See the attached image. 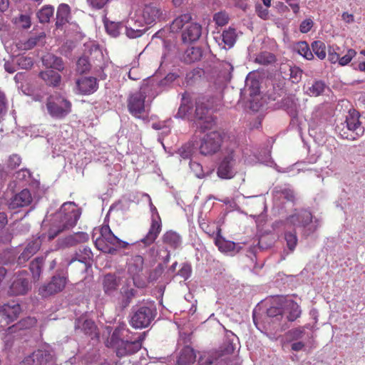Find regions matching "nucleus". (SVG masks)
<instances>
[{"instance_id": "nucleus-24", "label": "nucleus", "mask_w": 365, "mask_h": 365, "mask_svg": "<svg viewBox=\"0 0 365 365\" xmlns=\"http://www.w3.org/2000/svg\"><path fill=\"white\" fill-rule=\"evenodd\" d=\"M161 227V220L160 216L158 215L156 218H152V222L149 231L146 236L142 239V242L146 245H150L153 243L160 234Z\"/></svg>"}, {"instance_id": "nucleus-64", "label": "nucleus", "mask_w": 365, "mask_h": 365, "mask_svg": "<svg viewBox=\"0 0 365 365\" xmlns=\"http://www.w3.org/2000/svg\"><path fill=\"white\" fill-rule=\"evenodd\" d=\"M21 163V159L18 155L14 154L9 158L7 167L11 170L16 168Z\"/></svg>"}, {"instance_id": "nucleus-40", "label": "nucleus", "mask_w": 365, "mask_h": 365, "mask_svg": "<svg viewBox=\"0 0 365 365\" xmlns=\"http://www.w3.org/2000/svg\"><path fill=\"white\" fill-rule=\"evenodd\" d=\"M44 264V258L36 257L30 263V270L34 280H38L42 273V269Z\"/></svg>"}, {"instance_id": "nucleus-63", "label": "nucleus", "mask_w": 365, "mask_h": 365, "mask_svg": "<svg viewBox=\"0 0 365 365\" xmlns=\"http://www.w3.org/2000/svg\"><path fill=\"white\" fill-rule=\"evenodd\" d=\"M304 330L302 328L293 329L288 331L287 336L291 340H298L303 337Z\"/></svg>"}, {"instance_id": "nucleus-34", "label": "nucleus", "mask_w": 365, "mask_h": 365, "mask_svg": "<svg viewBox=\"0 0 365 365\" xmlns=\"http://www.w3.org/2000/svg\"><path fill=\"white\" fill-rule=\"evenodd\" d=\"M202 52L199 47H190L186 49L182 55V60L187 63H192L200 60Z\"/></svg>"}, {"instance_id": "nucleus-39", "label": "nucleus", "mask_w": 365, "mask_h": 365, "mask_svg": "<svg viewBox=\"0 0 365 365\" xmlns=\"http://www.w3.org/2000/svg\"><path fill=\"white\" fill-rule=\"evenodd\" d=\"M192 19V16L190 14H182L177 18H175L170 26V29L173 32H177L186 24H190V21Z\"/></svg>"}, {"instance_id": "nucleus-48", "label": "nucleus", "mask_w": 365, "mask_h": 365, "mask_svg": "<svg viewBox=\"0 0 365 365\" xmlns=\"http://www.w3.org/2000/svg\"><path fill=\"white\" fill-rule=\"evenodd\" d=\"M284 239L286 240L287 247L290 251H293L298 242L296 230L292 228V231H285Z\"/></svg>"}, {"instance_id": "nucleus-11", "label": "nucleus", "mask_w": 365, "mask_h": 365, "mask_svg": "<svg viewBox=\"0 0 365 365\" xmlns=\"http://www.w3.org/2000/svg\"><path fill=\"white\" fill-rule=\"evenodd\" d=\"M156 309L153 305L142 306L134 311L131 317L130 324L136 329L148 327L156 315Z\"/></svg>"}, {"instance_id": "nucleus-23", "label": "nucleus", "mask_w": 365, "mask_h": 365, "mask_svg": "<svg viewBox=\"0 0 365 365\" xmlns=\"http://www.w3.org/2000/svg\"><path fill=\"white\" fill-rule=\"evenodd\" d=\"M202 34V27L199 24L190 23L182 31V40L188 43L199 39Z\"/></svg>"}, {"instance_id": "nucleus-61", "label": "nucleus", "mask_w": 365, "mask_h": 365, "mask_svg": "<svg viewBox=\"0 0 365 365\" xmlns=\"http://www.w3.org/2000/svg\"><path fill=\"white\" fill-rule=\"evenodd\" d=\"M19 66L23 69H29L34 64L33 59L28 56H21L17 59Z\"/></svg>"}, {"instance_id": "nucleus-45", "label": "nucleus", "mask_w": 365, "mask_h": 365, "mask_svg": "<svg viewBox=\"0 0 365 365\" xmlns=\"http://www.w3.org/2000/svg\"><path fill=\"white\" fill-rule=\"evenodd\" d=\"M326 84L322 81H316L314 82V83L312 85V86L309 87L307 90V95L310 96H319L322 95L325 88H326Z\"/></svg>"}, {"instance_id": "nucleus-17", "label": "nucleus", "mask_w": 365, "mask_h": 365, "mask_svg": "<svg viewBox=\"0 0 365 365\" xmlns=\"http://www.w3.org/2000/svg\"><path fill=\"white\" fill-rule=\"evenodd\" d=\"M145 24H151L158 20L162 11L160 7L154 4L145 5L141 10L137 14Z\"/></svg>"}, {"instance_id": "nucleus-35", "label": "nucleus", "mask_w": 365, "mask_h": 365, "mask_svg": "<svg viewBox=\"0 0 365 365\" xmlns=\"http://www.w3.org/2000/svg\"><path fill=\"white\" fill-rule=\"evenodd\" d=\"M71 9L68 4H61L59 5L56 12V26H60L68 21Z\"/></svg>"}, {"instance_id": "nucleus-41", "label": "nucleus", "mask_w": 365, "mask_h": 365, "mask_svg": "<svg viewBox=\"0 0 365 365\" xmlns=\"http://www.w3.org/2000/svg\"><path fill=\"white\" fill-rule=\"evenodd\" d=\"M254 61L262 66H268L276 61V57L270 52L262 51L256 55Z\"/></svg>"}, {"instance_id": "nucleus-32", "label": "nucleus", "mask_w": 365, "mask_h": 365, "mask_svg": "<svg viewBox=\"0 0 365 365\" xmlns=\"http://www.w3.org/2000/svg\"><path fill=\"white\" fill-rule=\"evenodd\" d=\"M39 76L45 81L47 85L53 87L59 86L61 81V75L53 70L41 71L39 73Z\"/></svg>"}, {"instance_id": "nucleus-27", "label": "nucleus", "mask_w": 365, "mask_h": 365, "mask_svg": "<svg viewBox=\"0 0 365 365\" xmlns=\"http://www.w3.org/2000/svg\"><path fill=\"white\" fill-rule=\"evenodd\" d=\"M88 235L83 232H78L71 235L63 238L61 240V245L63 247H73L78 244L86 242L88 240Z\"/></svg>"}, {"instance_id": "nucleus-7", "label": "nucleus", "mask_w": 365, "mask_h": 365, "mask_svg": "<svg viewBox=\"0 0 365 365\" xmlns=\"http://www.w3.org/2000/svg\"><path fill=\"white\" fill-rule=\"evenodd\" d=\"M240 162V155L237 150H228L220 162L217 174L221 179H232L237 173V164Z\"/></svg>"}, {"instance_id": "nucleus-36", "label": "nucleus", "mask_w": 365, "mask_h": 365, "mask_svg": "<svg viewBox=\"0 0 365 365\" xmlns=\"http://www.w3.org/2000/svg\"><path fill=\"white\" fill-rule=\"evenodd\" d=\"M273 192L276 197H283L292 202L296 201L294 191L289 187H275Z\"/></svg>"}, {"instance_id": "nucleus-12", "label": "nucleus", "mask_w": 365, "mask_h": 365, "mask_svg": "<svg viewBox=\"0 0 365 365\" xmlns=\"http://www.w3.org/2000/svg\"><path fill=\"white\" fill-rule=\"evenodd\" d=\"M233 351L234 347L230 344L225 350L221 351V353H205L200 356L197 365H211L215 362L218 365H227L229 361L228 355L232 354Z\"/></svg>"}, {"instance_id": "nucleus-10", "label": "nucleus", "mask_w": 365, "mask_h": 365, "mask_svg": "<svg viewBox=\"0 0 365 365\" xmlns=\"http://www.w3.org/2000/svg\"><path fill=\"white\" fill-rule=\"evenodd\" d=\"M48 113L55 118H63L71 111V103L62 96H51L46 103Z\"/></svg>"}, {"instance_id": "nucleus-58", "label": "nucleus", "mask_w": 365, "mask_h": 365, "mask_svg": "<svg viewBox=\"0 0 365 365\" xmlns=\"http://www.w3.org/2000/svg\"><path fill=\"white\" fill-rule=\"evenodd\" d=\"M146 29H138L131 26H125V34L130 38H135L141 36Z\"/></svg>"}, {"instance_id": "nucleus-14", "label": "nucleus", "mask_w": 365, "mask_h": 365, "mask_svg": "<svg viewBox=\"0 0 365 365\" xmlns=\"http://www.w3.org/2000/svg\"><path fill=\"white\" fill-rule=\"evenodd\" d=\"M31 288L26 272L15 274L9 287L8 293L12 296L26 294Z\"/></svg>"}, {"instance_id": "nucleus-43", "label": "nucleus", "mask_w": 365, "mask_h": 365, "mask_svg": "<svg viewBox=\"0 0 365 365\" xmlns=\"http://www.w3.org/2000/svg\"><path fill=\"white\" fill-rule=\"evenodd\" d=\"M104 25L107 33L113 37L119 36L120 30L123 28L121 22L110 21L107 19L104 20Z\"/></svg>"}, {"instance_id": "nucleus-44", "label": "nucleus", "mask_w": 365, "mask_h": 365, "mask_svg": "<svg viewBox=\"0 0 365 365\" xmlns=\"http://www.w3.org/2000/svg\"><path fill=\"white\" fill-rule=\"evenodd\" d=\"M44 33H41L35 36H31L26 41L21 42L19 43L20 48L24 50H30L33 48L35 46L38 45L41 41H42L44 39Z\"/></svg>"}, {"instance_id": "nucleus-26", "label": "nucleus", "mask_w": 365, "mask_h": 365, "mask_svg": "<svg viewBox=\"0 0 365 365\" xmlns=\"http://www.w3.org/2000/svg\"><path fill=\"white\" fill-rule=\"evenodd\" d=\"M282 302V299L280 300ZM284 313H287V319L289 322H294L300 317L301 309L297 303L293 300H283Z\"/></svg>"}, {"instance_id": "nucleus-1", "label": "nucleus", "mask_w": 365, "mask_h": 365, "mask_svg": "<svg viewBox=\"0 0 365 365\" xmlns=\"http://www.w3.org/2000/svg\"><path fill=\"white\" fill-rule=\"evenodd\" d=\"M80 216L81 212L74 202L63 203L59 212L55 215V222L48 231V240H52L60 233L73 228Z\"/></svg>"}, {"instance_id": "nucleus-2", "label": "nucleus", "mask_w": 365, "mask_h": 365, "mask_svg": "<svg viewBox=\"0 0 365 365\" xmlns=\"http://www.w3.org/2000/svg\"><path fill=\"white\" fill-rule=\"evenodd\" d=\"M222 95L218 93L215 96H203L199 97L195 103V121L197 127L205 131L215 124L213 117L209 111L215 108L220 103Z\"/></svg>"}, {"instance_id": "nucleus-53", "label": "nucleus", "mask_w": 365, "mask_h": 365, "mask_svg": "<svg viewBox=\"0 0 365 365\" xmlns=\"http://www.w3.org/2000/svg\"><path fill=\"white\" fill-rule=\"evenodd\" d=\"M145 23L140 19V17L136 14L135 16H130L127 21V24L125 26H131L132 28H135V29H146L145 28Z\"/></svg>"}, {"instance_id": "nucleus-18", "label": "nucleus", "mask_w": 365, "mask_h": 365, "mask_svg": "<svg viewBox=\"0 0 365 365\" xmlns=\"http://www.w3.org/2000/svg\"><path fill=\"white\" fill-rule=\"evenodd\" d=\"M98 84L93 77H81L76 81V93L81 95H90L97 91Z\"/></svg>"}, {"instance_id": "nucleus-22", "label": "nucleus", "mask_w": 365, "mask_h": 365, "mask_svg": "<svg viewBox=\"0 0 365 365\" xmlns=\"http://www.w3.org/2000/svg\"><path fill=\"white\" fill-rule=\"evenodd\" d=\"M221 229L217 227V237L215 239V244L221 252L233 255L240 251V247L237 248V245L232 242L226 240L220 235Z\"/></svg>"}, {"instance_id": "nucleus-52", "label": "nucleus", "mask_w": 365, "mask_h": 365, "mask_svg": "<svg viewBox=\"0 0 365 365\" xmlns=\"http://www.w3.org/2000/svg\"><path fill=\"white\" fill-rule=\"evenodd\" d=\"M191 109V105L190 100L183 97L182 103L178 108V111L176 114L177 118H183L189 113Z\"/></svg>"}, {"instance_id": "nucleus-60", "label": "nucleus", "mask_w": 365, "mask_h": 365, "mask_svg": "<svg viewBox=\"0 0 365 365\" xmlns=\"http://www.w3.org/2000/svg\"><path fill=\"white\" fill-rule=\"evenodd\" d=\"M190 167L197 178H202L205 177L202 166L200 163L191 161L190 163Z\"/></svg>"}, {"instance_id": "nucleus-54", "label": "nucleus", "mask_w": 365, "mask_h": 365, "mask_svg": "<svg viewBox=\"0 0 365 365\" xmlns=\"http://www.w3.org/2000/svg\"><path fill=\"white\" fill-rule=\"evenodd\" d=\"M91 68V65L88 58L81 57L76 63V70L80 73H83L88 71Z\"/></svg>"}, {"instance_id": "nucleus-46", "label": "nucleus", "mask_w": 365, "mask_h": 365, "mask_svg": "<svg viewBox=\"0 0 365 365\" xmlns=\"http://www.w3.org/2000/svg\"><path fill=\"white\" fill-rule=\"evenodd\" d=\"M35 323L36 320L34 318L28 317L9 327L8 331L10 332H16L17 330L28 329L34 325Z\"/></svg>"}, {"instance_id": "nucleus-28", "label": "nucleus", "mask_w": 365, "mask_h": 365, "mask_svg": "<svg viewBox=\"0 0 365 365\" xmlns=\"http://www.w3.org/2000/svg\"><path fill=\"white\" fill-rule=\"evenodd\" d=\"M42 63L46 68L56 69L58 71H61L64 68L62 58L52 53L44 55L42 57Z\"/></svg>"}, {"instance_id": "nucleus-33", "label": "nucleus", "mask_w": 365, "mask_h": 365, "mask_svg": "<svg viewBox=\"0 0 365 365\" xmlns=\"http://www.w3.org/2000/svg\"><path fill=\"white\" fill-rule=\"evenodd\" d=\"M120 284V279L115 274H108L104 277L103 285L106 294H111L115 291Z\"/></svg>"}, {"instance_id": "nucleus-5", "label": "nucleus", "mask_w": 365, "mask_h": 365, "mask_svg": "<svg viewBox=\"0 0 365 365\" xmlns=\"http://www.w3.org/2000/svg\"><path fill=\"white\" fill-rule=\"evenodd\" d=\"M359 116L358 111L350 110L346 116L344 123H341L342 128L337 126L339 134L343 138L355 140L364 134L365 128L361 125Z\"/></svg>"}, {"instance_id": "nucleus-30", "label": "nucleus", "mask_w": 365, "mask_h": 365, "mask_svg": "<svg viewBox=\"0 0 365 365\" xmlns=\"http://www.w3.org/2000/svg\"><path fill=\"white\" fill-rule=\"evenodd\" d=\"M196 354L190 346L184 347L177 360L178 365H191L195 360Z\"/></svg>"}, {"instance_id": "nucleus-3", "label": "nucleus", "mask_w": 365, "mask_h": 365, "mask_svg": "<svg viewBox=\"0 0 365 365\" xmlns=\"http://www.w3.org/2000/svg\"><path fill=\"white\" fill-rule=\"evenodd\" d=\"M284 226L295 229L302 228L305 234L315 232L321 226L319 219L315 217L311 210L307 208H295L284 220Z\"/></svg>"}, {"instance_id": "nucleus-15", "label": "nucleus", "mask_w": 365, "mask_h": 365, "mask_svg": "<svg viewBox=\"0 0 365 365\" xmlns=\"http://www.w3.org/2000/svg\"><path fill=\"white\" fill-rule=\"evenodd\" d=\"M146 97L145 88H141L138 92L130 95L128 107L130 113L137 118H140L145 113V99Z\"/></svg>"}, {"instance_id": "nucleus-50", "label": "nucleus", "mask_w": 365, "mask_h": 365, "mask_svg": "<svg viewBox=\"0 0 365 365\" xmlns=\"http://www.w3.org/2000/svg\"><path fill=\"white\" fill-rule=\"evenodd\" d=\"M283 307H271L267 309V314L269 318L273 319V322H281L283 318Z\"/></svg>"}, {"instance_id": "nucleus-55", "label": "nucleus", "mask_w": 365, "mask_h": 365, "mask_svg": "<svg viewBox=\"0 0 365 365\" xmlns=\"http://www.w3.org/2000/svg\"><path fill=\"white\" fill-rule=\"evenodd\" d=\"M213 19L219 26L226 25L229 21V16L225 11H220L214 15Z\"/></svg>"}, {"instance_id": "nucleus-16", "label": "nucleus", "mask_w": 365, "mask_h": 365, "mask_svg": "<svg viewBox=\"0 0 365 365\" xmlns=\"http://www.w3.org/2000/svg\"><path fill=\"white\" fill-rule=\"evenodd\" d=\"M42 241L40 237H33L27 240L25 247L18 257L17 262L19 265L26 263L40 249Z\"/></svg>"}, {"instance_id": "nucleus-31", "label": "nucleus", "mask_w": 365, "mask_h": 365, "mask_svg": "<svg viewBox=\"0 0 365 365\" xmlns=\"http://www.w3.org/2000/svg\"><path fill=\"white\" fill-rule=\"evenodd\" d=\"M164 244L173 249H176L181 245V237L176 232L173 230L167 231L162 237Z\"/></svg>"}, {"instance_id": "nucleus-9", "label": "nucleus", "mask_w": 365, "mask_h": 365, "mask_svg": "<svg viewBox=\"0 0 365 365\" xmlns=\"http://www.w3.org/2000/svg\"><path fill=\"white\" fill-rule=\"evenodd\" d=\"M68 282L66 272H57L48 283L42 284L38 289V294L47 298L62 292Z\"/></svg>"}, {"instance_id": "nucleus-25", "label": "nucleus", "mask_w": 365, "mask_h": 365, "mask_svg": "<svg viewBox=\"0 0 365 365\" xmlns=\"http://www.w3.org/2000/svg\"><path fill=\"white\" fill-rule=\"evenodd\" d=\"M259 81L255 74L250 73L245 80V93L253 98L259 94Z\"/></svg>"}, {"instance_id": "nucleus-38", "label": "nucleus", "mask_w": 365, "mask_h": 365, "mask_svg": "<svg viewBox=\"0 0 365 365\" xmlns=\"http://www.w3.org/2000/svg\"><path fill=\"white\" fill-rule=\"evenodd\" d=\"M76 329H81L86 334H91L96 329V325L92 320L79 318L75 323Z\"/></svg>"}, {"instance_id": "nucleus-42", "label": "nucleus", "mask_w": 365, "mask_h": 365, "mask_svg": "<svg viewBox=\"0 0 365 365\" xmlns=\"http://www.w3.org/2000/svg\"><path fill=\"white\" fill-rule=\"evenodd\" d=\"M93 253L91 249L88 247H85L83 249H80L78 252H76V257L71 261V263L73 261H78L85 264L86 266L90 263V261L92 259Z\"/></svg>"}, {"instance_id": "nucleus-8", "label": "nucleus", "mask_w": 365, "mask_h": 365, "mask_svg": "<svg viewBox=\"0 0 365 365\" xmlns=\"http://www.w3.org/2000/svg\"><path fill=\"white\" fill-rule=\"evenodd\" d=\"M115 332L111 336V341L116 349V354L119 357L132 354L139 351L142 346V342L145 338V332L138 335L136 338L130 339H115Z\"/></svg>"}, {"instance_id": "nucleus-57", "label": "nucleus", "mask_w": 365, "mask_h": 365, "mask_svg": "<svg viewBox=\"0 0 365 365\" xmlns=\"http://www.w3.org/2000/svg\"><path fill=\"white\" fill-rule=\"evenodd\" d=\"M289 72L290 80L292 81V83H296L301 80L302 71L299 67H290Z\"/></svg>"}, {"instance_id": "nucleus-29", "label": "nucleus", "mask_w": 365, "mask_h": 365, "mask_svg": "<svg viewBox=\"0 0 365 365\" xmlns=\"http://www.w3.org/2000/svg\"><path fill=\"white\" fill-rule=\"evenodd\" d=\"M237 37V35L236 34V30L230 27L229 29L222 31L219 38L224 44L223 48L227 49L230 48L234 46L236 42Z\"/></svg>"}, {"instance_id": "nucleus-49", "label": "nucleus", "mask_w": 365, "mask_h": 365, "mask_svg": "<svg viewBox=\"0 0 365 365\" xmlns=\"http://www.w3.org/2000/svg\"><path fill=\"white\" fill-rule=\"evenodd\" d=\"M295 49L299 54L307 60H311L314 57L312 52L310 51L309 45L305 41L299 42L296 45Z\"/></svg>"}, {"instance_id": "nucleus-56", "label": "nucleus", "mask_w": 365, "mask_h": 365, "mask_svg": "<svg viewBox=\"0 0 365 365\" xmlns=\"http://www.w3.org/2000/svg\"><path fill=\"white\" fill-rule=\"evenodd\" d=\"M339 50V46H329L328 49V60L331 63H335L338 62V60H339V53H338V51Z\"/></svg>"}, {"instance_id": "nucleus-4", "label": "nucleus", "mask_w": 365, "mask_h": 365, "mask_svg": "<svg viewBox=\"0 0 365 365\" xmlns=\"http://www.w3.org/2000/svg\"><path fill=\"white\" fill-rule=\"evenodd\" d=\"M96 247L110 255H115L120 249H127L130 244L117 237L110 230L109 226H103L101 229V236L95 242Z\"/></svg>"}, {"instance_id": "nucleus-21", "label": "nucleus", "mask_w": 365, "mask_h": 365, "mask_svg": "<svg viewBox=\"0 0 365 365\" xmlns=\"http://www.w3.org/2000/svg\"><path fill=\"white\" fill-rule=\"evenodd\" d=\"M32 200L33 197L29 190L24 189L11 197L9 202V207L11 209L26 207L29 205Z\"/></svg>"}, {"instance_id": "nucleus-20", "label": "nucleus", "mask_w": 365, "mask_h": 365, "mask_svg": "<svg viewBox=\"0 0 365 365\" xmlns=\"http://www.w3.org/2000/svg\"><path fill=\"white\" fill-rule=\"evenodd\" d=\"M21 312V307L20 304L16 302L12 301L0 304V317L4 318L7 323L16 320Z\"/></svg>"}, {"instance_id": "nucleus-47", "label": "nucleus", "mask_w": 365, "mask_h": 365, "mask_svg": "<svg viewBox=\"0 0 365 365\" xmlns=\"http://www.w3.org/2000/svg\"><path fill=\"white\" fill-rule=\"evenodd\" d=\"M54 9L51 6H43L38 13L37 16L41 23H48L53 16Z\"/></svg>"}, {"instance_id": "nucleus-37", "label": "nucleus", "mask_w": 365, "mask_h": 365, "mask_svg": "<svg viewBox=\"0 0 365 365\" xmlns=\"http://www.w3.org/2000/svg\"><path fill=\"white\" fill-rule=\"evenodd\" d=\"M233 66L227 61H222L220 65L219 78L222 83H227L232 78Z\"/></svg>"}, {"instance_id": "nucleus-13", "label": "nucleus", "mask_w": 365, "mask_h": 365, "mask_svg": "<svg viewBox=\"0 0 365 365\" xmlns=\"http://www.w3.org/2000/svg\"><path fill=\"white\" fill-rule=\"evenodd\" d=\"M144 259L140 255L130 258L128 262V272L132 277L134 284L140 288L145 286V282L140 278L143 269Z\"/></svg>"}, {"instance_id": "nucleus-19", "label": "nucleus", "mask_w": 365, "mask_h": 365, "mask_svg": "<svg viewBox=\"0 0 365 365\" xmlns=\"http://www.w3.org/2000/svg\"><path fill=\"white\" fill-rule=\"evenodd\" d=\"M24 363L27 365H56L53 355L48 351L37 350L26 358Z\"/></svg>"}, {"instance_id": "nucleus-51", "label": "nucleus", "mask_w": 365, "mask_h": 365, "mask_svg": "<svg viewBox=\"0 0 365 365\" xmlns=\"http://www.w3.org/2000/svg\"><path fill=\"white\" fill-rule=\"evenodd\" d=\"M312 48L314 54L321 60L326 57V46L324 43L320 41H314Z\"/></svg>"}, {"instance_id": "nucleus-6", "label": "nucleus", "mask_w": 365, "mask_h": 365, "mask_svg": "<svg viewBox=\"0 0 365 365\" xmlns=\"http://www.w3.org/2000/svg\"><path fill=\"white\" fill-rule=\"evenodd\" d=\"M225 137V133L221 130H213L207 133L200 139V153L207 156L218 153L221 149Z\"/></svg>"}, {"instance_id": "nucleus-62", "label": "nucleus", "mask_w": 365, "mask_h": 365, "mask_svg": "<svg viewBox=\"0 0 365 365\" xmlns=\"http://www.w3.org/2000/svg\"><path fill=\"white\" fill-rule=\"evenodd\" d=\"M267 6H263L260 4H256L255 5V11L257 16L262 19L266 20L269 19V11Z\"/></svg>"}, {"instance_id": "nucleus-59", "label": "nucleus", "mask_w": 365, "mask_h": 365, "mask_svg": "<svg viewBox=\"0 0 365 365\" xmlns=\"http://www.w3.org/2000/svg\"><path fill=\"white\" fill-rule=\"evenodd\" d=\"M356 52L354 49H348L346 53L344 56H339V60H338L339 65H347L351 61V59L356 56Z\"/></svg>"}]
</instances>
